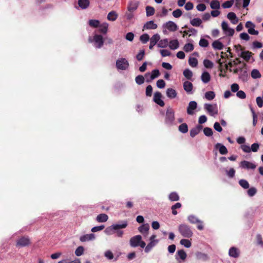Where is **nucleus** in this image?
<instances>
[{
    "label": "nucleus",
    "mask_w": 263,
    "mask_h": 263,
    "mask_svg": "<svg viewBox=\"0 0 263 263\" xmlns=\"http://www.w3.org/2000/svg\"><path fill=\"white\" fill-rule=\"evenodd\" d=\"M172 14L174 17L178 18L181 16L182 12L180 9H177L174 10Z\"/></svg>",
    "instance_id": "obj_62"
},
{
    "label": "nucleus",
    "mask_w": 263,
    "mask_h": 263,
    "mask_svg": "<svg viewBox=\"0 0 263 263\" xmlns=\"http://www.w3.org/2000/svg\"><path fill=\"white\" fill-rule=\"evenodd\" d=\"M239 185L243 189H247L249 187V184L248 182L245 179H241L239 181Z\"/></svg>",
    "instance_id": "obj_47"
},
{
    "label": "nucleus",
    "mask_w": 263,
    "mask_h": 263,
    "mask_svg": "<svg viewBox=\"0 0 263 263\" xmlns=\"http://www.w3.org/2000/svg\"><path fill=\"white\" fill-rule=\"evenodd\" d=\"M180 243L181 245L184 246L186 248H190L192 245L191 241L186 239H182Z\"/></svg>",
    "instance_id": "obj_46"
},
{
    "label": "nucleus",
    "mask_w": 263,
    "mask_h": 263,
    "mask_svg": "<svg viewBox=\"0 0 263 263\" xmlns=\"http://www.w3.org/2000/svg\"><path fill=\"white\" fill-rule=\"evenodd\" d=\"M178 231L180 234L184 237L190 238L193 235L191 227L186 224H180L178 227Z\"/></svg>",
    "instance_id": "obj_1"
},
{
    "label": "nucleus",
    "mask_w": 263,
    "mask_h": 263,
    "mask_svg": "<svg viewBox=\"0 0 263 263\" xmlns=\"http://www.w3.org/2000/svg\"><path fill=\"white\" fill-rule=\"evenodd\" d=\"M160 39V35L158 33H156L153 35L150 39V43L155 45L159 42Z\"/></svg>",
    "instance_id": "obj_35"
},
{
    "label": "nucleus",
    "mask_w": 263,
    "mask_h": 263,
    "mask_svg": "<svg viewBox=\"0 0 263 263\" xmlns=\"http://www.w3.org/2000/svg\"><path fill=\"white\" fill-rule=\"evenodd\" d=\"M165 86V82L163 80H159L157 82V86L159 88H163Z\"/></svg>",
    "instance_id": "obj_63"
},
{
    "label": "nucleus",
    "mask_w": 263,
    "mask_h": 263,
    "mask_svg": "<svg viewBox=\"0 0 263 263\" xmlns=\"http://www.w3.org/2000/svg\"><path fill=\"white\" fill-rule=\"evenodd\" d=\"M168 198L172 201H176L179 200V197L177 193L172 192L169 195Z\"/></svg>",
    "instance_id": "obj_41"
},
{
    "label": "nucleus",
    "mask_w": 263,
    "mask_h": 263,
    "mask_svg": "<svg viewBox=\"0 0 263 263\" xmlns=\"http://www.w3.org/2000/svg\"><path fill=\"white\" fill-rule=\"evenodd\" d=\"M149 229V226L148 223L142 224L138 228L139 231L145 236L147 235Z\"/></svg>",
    "instance_id": "obj_18"
},
{
    "label": "nucleus",
    "mask_w": 263,
    "mask_h": 263,
    "mask_svg": "<svg viewBox=\"0 0 263 263\" xmlns=\"http://www.w3.org/2000/svg\"><path fill=\"white\" fill-rule=\"evenodd\" d=\"M165 27L170 31H175L177 30V25L172 21H168L164 25Z\"/></svg>",
    "instance_id": "obj_15"
},
{
    "label": "nucleus",
    "mask_w": 263,
    "mask_h": 263,
    "mask_svg": "<svg viewBox=\"0 0 263 263\" xmlns=\"http://www.w3.org/2000/svg\"><path fill=\"white\" fill-rule=\"evenodd\" d=\"M88 24L91 27L98 28L100 26V21L97 20H90Z\"/></svg>",
    "instance_id": "obj_38"
},
{
    "label": "nucleus",
    "mask_w": 263,
    "mask_h": 263,
    "mask_svg": "<svg viewBox=\"0 0 263 263\" xmlns=\"http://www.w3.org/2000/svg\"><path fill=\"white\" fill-rule=\"evenodd\" d=\"M215 147L216 148L219 149V152L220 154L221 155H226L228 152V149L226 148V147L224 145H223L220 143H217L215 145Z\"/></svg>",
    "instance_id": "obj_22"
},
{
    "label": "nucleus",
    "mask_w": 263,
    "mask_h": 263,
    "mask_svg": "<svg viewBox=\"0 0 263 263\" xmlns=\"http://www.w3.org/2000/svg\"><path fill=\"white\" fill-rule=\"evenodd\" d=\"M204 134L208 137H210L213 135V131L212 129L210 127H205L203 129Z\"/></svg>",
    "instance_id": "obj_57"
},
{
    "label": "nucleus",
    "mask_w": 263,
    "mask_h": 263,
    "mask_svg": "<svg viewBox=\"0 0 263 263\" xmlns=\"http://www.w3.org/2000/svg\"><path fill=\"white\" fill-rule=\"evenodd\" d=\"M204 66L206 68L211 69L213 67V63L209 60L205 59L203 61Z\"/></svg>",
    "instance_id": "obj_48"
},
{
    "label": "nucleus",
    "mask_w": 263,
    "mask_h": 263,
    "mask_svg": "<svg viewBox=\"0 0 263 263\" xmlns=\"http://www.w3.org/2000/svg\"><path fill=\"white\" fill-rule=\"evenodd\" d=\"M108 24L107 23H104L100 25L98 31L103 34H106L108 30Z\"/></svg>",
    "instance_id": "obj_31"
},
{
    "label": "nucleus",
    "mask_w": 263,
    "mask_h": 263,
    "mask_svg": "<svg viewBox=\"0 0 263 263\" xmlns=\"http://www.w3.org/2000/svg\"><path fill=\"white\" fill-rule=\"evenodd\" d=\"M175 121L174 111L172 108L168 107L166 111L165 123L166 124L172 125Z\"/></svg>",
    "instance_id": "obj_2"
},
{
    "label": "nucleus",
    "mask_w": 263,
    "mask_h": 263,
    "mask_svg": "<svg viewBox=\"0 0 263 263\" xmlns=\"http://www.w3.org/2000/svg\"><path fill=\"white\" fill-rule=\"evenodd\" d=\"M239 79H241L243 82L248 81L249 76L247 70H245L243 72H241L239 74Z\"/></svg>",
    "instance_id": "obj_34"
},
{
    "label": "nucleus",
    "mask_w": 263,
    "mask_h": 263,
    "mask_svg": "<svg viewBox=\"0 0 263 263\" xmlns=\"http://www.w3.org/2000/svg\"><path fill=\"white\" fill-rule=\"evenodd\" d=\"M118 14L115 11H111L107 15V18L110 21H115L118 18Z\"/></svg>",
    "instance_id": "obj_24"
},
{
    "label": "nucleus",
    "mask_w": 263,
    "mask_h": 263,
    "mask_svg": "<svg viewBox=\"0 0 263 263\" xmlns=\"http://www.w3.org/2000/svg\"><path fill=\"white\" fill-rule=\"evenodd\" d=\"M139 5L138 1H130L127 6V10L130 12H134L137 10Z\"/></svg>",
    "instance_id": "obj_13"
},
{
    "label": "nucleus",
    "mask_w": 263,
    "mask_h": 263,
    "mask_svg": "<svg viewBox=\"0 0 263 263\" xmlns=\"http://www.w3.org/2000/svg\"><path fill=\"white\" fill-rule=\"evenodd\" d=\"M142 237L140 235L132 237L129 240V243L132 247H137L139 246V242L141 241Z\"/></svg>",
    "instance_id": "obj_7"
},
{
    "label": "nucleus",
    "mask_w": 263,
    "mask_h": 263,
    "mask_svg": "<svg viewBox=\"0 0 263 263\" xmlns=\"http://www.w3.org/2000/svg\"><path fill=\"white\" fill-rule=\"evenodd\" d=\"M127 226V222L126 221L123 222L122 224H114L105 230V232L107 235L113 233V230H117L120 229L125 228Z\"/></svg>",
    "instance_id": "obj_3"
},
{
    "label": "nucleus",
    "mask_w": 263,
    "mask_h": 263,
    "mask_svg": "<svg viewBox=\"0 0 263 263\" xmlns=\"http://www.w3.org/2000/svg\"><path fill=\"white\" fill-rule=\"evenodd\" d=\"M189 63L192 67H195L197 66L198 60L195 58H190L189 60Z\"/></svg>",
    "instance_id": "obj_52"
},
{
    "label": "nucleus",
    "mask_w": 263,
    "mask_h": 263,
    "mask_svg": "<svg viewBox=\"0 0 263 263\" xmlns=\"http://www.w3.org/2000/svg\"><path fill=\"white\" fill-rule=\"evenodd\" d=\"M184 76L188 80H191L193 76L192 72L189 69H186L183 71Z\"/></svg>",
    "instance_id": "obj_51"
},
{
    "label": "nucleus",
    "mask_w": 263,
    "mask_h": 263,
    "mask_svg": "<svg viewBox=\"0 0 263 263\" xmlns=\"http://www.w3.org/2000/svg\"><path fill=\"white\" fill-rule=\"evenodd\" d=\"M241 63V61L239 58H236L234 60L229 62L228 65L230 67L233 66H237L239 64Z\"/></svg>",
    "instance_id": "obj_54"
},
{
    "label": "nucleus",
    "mask_w": 263,
    "mask_h": 263,
    "mask_svg": "<svg viewBox=\"0 0 263 263\" xmlns=\"http://www.w3.org/2000/svg\"><path fill=\"white\" fill-rule=\"evenodd\" d=\"M168 43L169 47L172 50L176 49L179 47V42L177 40H171Z\"/></svg>",
    "instance_id": "obj_30"
},
{
    "label": "nucleus",
    "mask_w": 263,
    "mask_h": 263,
    "mask_svg": "<svg viewBox=\"0 0 263 263\" xmlns=\"http://www.w3.org/2000/svg\"><path fill=\"white\" fill-rule=\"evenodd\" d=\"M210 7L212 9H219L220 3L218 0H212L210 3Z\"/></svg>",
    "instance_id": "obj_37"
},
{
    "label": "nucleus",
    "mask_w": 263,
    "mask_h": 263,
    "mask_svg": "<svg viewBox=\"0 0 263 263\" xmlns=\"http://www.w3.org/2000/svg\"><path fill=\"white\" fill-rule=\"evenodd\" d=\"M178 256L181 259L184 260L187 256L186 253L183 250H178L176 253V259L178 258L177 257Z\"/></svg>",
    "instance_id": "obj_32"
},
{
    "label": "nucleus",
    "mask_w": 263,
    "mask_h": 263,
    "mask_svg": "<svg viewBox=\"0 0 263 263\" xmlns=\"http://www.w3.org/2000/svg\"><path fill=\"white\" fill-rule=\"evenodd\" d=\"M215 97V94L214 91H209L205 93V97L208 100H213Z\"/></svg>",
    "instance_id": "obj_44"
},
{
    "label": "nucleus",
    "mask_w": 263,
    "mask_h": 263,
    "mask_svg": "<svg viewBox=\"0 0 263 263\" xmlns=\"http://www.w3.org/2000/svg\"><path fill=\"white\" fill-rule=\"evenodd\" d=\"M135 81L138 85H141L144 82V78L142 75H138L136 77Z\"/></svg>",
    "instance_id": "obj_56"
},
{
    "label": "nucleus",
    "mask_w": 263,
    "mask_h": 263,
    "mask_svg": "<svg viewBox=\"0 0 263 263\" xmlns=\"http://www.w3.org/2000/svg\"><path fill=\"white\" fill-rule=\"evenodd\" d=\"M199 44L201 47H206L209 45V42L206 39H201L199 41Z\"/></svg>",
    "instance_id": "obj_60"
},
{
    "label": "nucleus",
    "mask_w": 263,
    "mask_h": 263,
    "mask_svg": "<svg viewBox=\"0 0 263 263\" xmlns=\"http://www.w3.org/2000/svg\"><path fill=\"white\" fill-rule=\"evenodd\" d=\"M190 23L193 26L199 27L202 24V20L199 18H195L192 20Z\"/></svg>",
    "instance_id": "obj_36"
},
{
    "label": "nucleus",
    "mask_w": 263,
    "mask_h": 263,
    "mask_svg": "<svg viewBox=\"0 0 263 263\" xmlns=\"http://www.w3.org/2000/svg\"><path fill=\"white\" fill-rule=\"evenodd\" d=\"M93 40L95 43V46L97 48H100L103 45L104 41L101 35L95 34Z\"/></svg>",
    "instance_id": "obj_10"
},
{
    "label": "nucleus",
    "mask_w": 263,
    "mask_h": 263,
    "mask_svg": "<svg viewBox=\"0 0 263 263\" xmlns=\"http://www.w3.org/2000/svg\"><path fill=\"white\" fill-rule=\"evenodd\" d=\"M253 54V53L251 51H243L241 52L240 56L246 62H248Z\"/></svg>",
    "instance_id": "obj_21"
},
{
    "label": "nucleus",
    "mask_w": 263,
    "mask_h": 263,
    "mask_svg": "<svg viewBox=\"0 0 263 263\" xmlns=\"http://www.w3.org/2000/svg\"><path fill=\"white\" fill-rule=\"evenodd\" d=\"M203 126L201 125H198L195 127L190 130V136L192 137H194L198 135L202 130Z\"/></svg>",
    "instance_id": "obj_16"
},
{
    "label": "nucleus",
    "mask_w": 263,
    "mask_h": 263,
    "mask_svg": "<svg viewBox=\"0 0 263 263\" xmlns=\"http://www.w3.org/2000/svg\"><path fill=\"white\" fill-rule=\"evenodd\" d=\"M155 9L154 7L149 6L146 7V13L147 16L153 15L155 14Z\"/></svg>",
    "instance_id": "obj_39"
},
{
    "label": "nucleus",
    "mask_w": 263,
    "mask_h": 263,
    "mask_svg": "<svg viewBox=\"0 0 263 263\" xmlns=\"http://www.w3.org/2000/svg\"><path fill=\"white\" fill-rule=\"evenodd\" d=\"M84 249L83 247L80 246L77 248L75 251V254L77 256L82 255L84 253Z\"/></svg>",
    "instance_id": "obj_58"
},
{
    "label": "nucleus",
    "mask_w": 263,
    "mask_h": 263,
    "mask_svg": "<svg viewBox=\"0 0 263 263\" xmlns=\"http://www.w3.org/2000/svg\"><path fill=\"white\" fill-rule=\"evenodd\" d=\"M149 40V36L147 33L143 34L140 37V40L143 44H145L146 43H147Z\"/></svg>",
    "instance_id": "obj_49"
},
{
    "label": "nucleus",
    "mask_w": 263,
    "mask_h": 263,
    "mask_svg": "<svg viewBox=\"0 0 263 263\" xmlns=\"http://www.w3.org/2000/svg\"><path fill=\"white\" fill-rule=\"evenodd\" d=\"M256 192L257 190L254 187H252L249 189V190L247 191V193L250 197H252L254 196L256 194Z\"/></svg>",
    "instance_id": "obj_59"
},
{
    "label": "nucleus",
    "mask_w": 263,
    "mask_h": 263,
    "mask_svg": "<svg viewBox=\"0 0 263 263\" xmlns=\"http://www.w3.org/2000/svg\"><path fill=\"white\" fill-rule=\"evenodd\" d=\"M251 75L252 78L253 79H258L261 78V75L259 71L256 69H253L252 70Z\"/></svg>",
    "instance_id": "obj_42"
},
{
    "label": "nucleus",
    "mask_w": 263,
    "mask_h": 263,
    "mask_svg": "<svg viewBox=\"0 0 263 263\" xmlns=\"http://www.w3.org/2000/svg\"><path fill=\"white\" fill-rule=\"evenodd\" d=\"M78 5L82 9H85L89 6L90 2L89 0H78Z\"/></svg>",
    "instance_id": "obj_23"
},
{
    "label": "nucleus",
    "mask_w": 263,
    "mask_h": 263,
    "mask_svg": "<svg viewBox=\"0 0 263 263\" xmlns=\"http://www.w3.org/2000/svg\"><path fill=\"white\" fill-rule=\"evenodd\" d=\"M227 18L233 24H236L239 21V19L237 17L236 14L233 12H229L227 14Z\"/></svg>",
    "instance_id": "obj_17"
},
{
    "label": "nucleus",
    "mask_w": 263,
    "mask_h": 263,
    "mask_svg": "<svg viewBox=\"0 0 263 263\" xmlns=\"http://www.w3.org/2000/svg\"><path fill=\"white\" fill-rule=\"evenodd\" d=\"M166 95L169 98L174 99L176 97L177 92L175 89L170 88L166 90Z\"/></svg>",
    "instance_id": "obj_27"
},
{
    "label": "nucleus",
    "mask_w": 263,
    "mask_h": 263,
    "mask_svg": "<svg viewBox=\"0 0 263 263\" xmlns=\"http://www.w3.org/2000/svg\"><path fill=\"white\" fill-rule=\"evenodd\" d=\"M157 243V242L150 241L145 248V252L148 253Z\"/></svg>",
    "instance_id": "obj_43"
},
{
    "label": "nucleus",
    "mask_w": 263,
    "mask_h": 263,
    "mask_svg": "<svg viewBox=\"0 0 263 263\" xmlns=\"http://www.w3.org/2000/svg\"><path fill=\"white\" fill-rule=\"evenodd\" d=\"M196 255L198 259L203 261H205L209 259V257L206 254L201 252H197Z\"/></svg>",
    "instance_id": "obj_40"
},
{
    "label": "nucleus",
    "mask_w": 263,
    "mask_h": 263,
    "mask_svg": "<svg viewBox=\"0 0 263 263\" xmlns=\"http://www.w3.org/2000/svg\"><path fill=\"white\" fill-rule=\"evenodd\" d=\"M187 219L191 223L195 224L200 222V220L194 215L189 216Z\"/></svg>",
    "instance_id": "obj_53"
},
{
    "label": "nucleus",
    "mask_w": 263,
    "mask_h": 263,
    "mask_svg": "<svg viewBox=\"0 0 263 263\" xmlns=\"http://www.w3.org/2000/svg\"><path fill=\"white\" fill-rule=\"evenodd\" d=\"M193 49L194 46L191 43H187L183 47V50L186 52L192 51Z\"/></svg>",
    "instance_id": "obj_50"
},
{
    "label": "nucleus",
    "mask_w": 263,
    "mask_h": 263,
    "mask_svg": "<svg viewBox=\"0 0 263 263\" xmlns=\"http://www.w3.org/2000/svg\"><path fill=\"white\" fill-rule=\"evenodd\" d=\"M234 4V0L227 1L222 4L223 8H229L231 7Z\"/></svg>",
    "instance_id": "obj_55"
},
{
    "label": "nucleus",
    "mask_w": 263,
    "mask_h": 263,
    "mask_svg": "<svg viewBox=\"0 0 263 263\" xmlns=\"http://www.w3.org/2000/svg\"><path fill=\"white\" fill-rule=\"evenodd\" d=\"M129 66L128 61L125 58H120L116 61V67L118 69L126 70Z\"/></svg>",
    "instance_id": "obj_5"
},
{
    "label": "nucleus",
    "mask_w": 263,
    "mask_h": 263,
    "mask_svg": "<svg viewBox=\"0 0 263 263\" xmlns=\"http://www.w3.org/2000/svg\"><path fill=\"white\" fill-rule=\"evenodd\" d=\"M162 95L159 92H156L154 95V101L161 107H163L165 105L164 101L161 99Z\"/></svg>",
    "instance_id": "obj_9"
},
{
    "label": "nucleus",
    "mask_w": 263,
    "mask_h": 263,
    "mask_svg": "<svg viewBox=\"0 0 263 263\" xmlns=\"http://www.w3.org/2000/svg\"><path fill=\"white\" fill-rule=\"evenodd\" d=\"M153 92V87L151 85H148L146 88V96L147 97H151Z\"/></svg>",
    "instance_id": "obj_61"
},
{
    "label": "nucleus",
    "mask_w": 263,
    "mask_h": 263,
    "mask_svg": "<svg viewBox=\"0 0 263 263\" xmlns=\"http://www.w3.org/2000/svg\"><path fill=\"white\" fill-rule=\"evenodd\" d=\"M145 52L144 50H141L140 52L136 55V59L138 61H141L144 55Z\"/></svg>",
    "instance_id": "obj_64"
},
{
    "label": "nucleus",
    "mask_w": 263,
    "mask_h": 263,
    "mask_svg": "<svg viewBox=\"0 0 263 263\" xmlns=\"http://www.w3.org/2000/svg\"><path fill=\"white\" fill-rule=\"evenodd\" d=\"M197 104L195 101H191L187 107V113L190 115H193L194 113V110L197 108Z\"/></svg>",
    "instance_id": "obj_11"
},
{
    "label": "nucleus",
    "mask_w": 263,
    "mask_h": 263,
    "mask_svg": "<svg viewBox=\"0 0 263 263\" xmlns=\"http://www.w3.org/2000/svg\"><path fill=\"white\" fill-rule=\"evenodd\" d=\"M168 42L167 39L159 40L157 45L158 47L160 48H165L168 46Z\"/></svg>",
    "instance_id": "obj_33"
},
{
    "label": "nucleus",
    "mask_w": 263,
    "mask_h": 263,
    "mask_svg": "<svg viewBox=\"0 0 263 263\" xmlns=\"http://www.w3.org/2000/svg\"><path fill=\"white\" fill-rule=\"evenodd\" d=\"M158 26L153 21L147 22L143 27V30L145 29H156Z\"/></svg>",
    "instance_id": "obj_14"
},
{
    "label": "nucleus",
    "mask_w": 263,
    "mask_h": 263,
    "mask_svg": "<svg viewBox=\"0 0 263 263\" xmlns=\"http://www.w3.org/2000/svg\"><path fill=\"white\" fill-rule=\"evenodd\" d=\"M204 109L207 111L211 116H215L218 115V110L216 104H211L205 103L204 105Z\"/></svg>",
    "instance_id": "obj_4"
},
{
    "label": "nucleus",
    "mask_w": 263,
    "mask_h": 263,
    "mask_svg": "<svg viewBox=\"0 0 263 263\" xmlns=\"http://www.w3.org/2000/svg\"><path fill=\"white\" fill-rule=\"evenodd\" d=\"M183 88L187 92H190L193 89V84L189 81H185L183 83Z\"/></svg>",
    "instance_id": "obj_29"
},
{
    "label": "nucleus",
    "mask_w": 263,
    "mask_h": 263,
    "mask_svg": "<svg viewBox=\"0 0 263 263\" xmlns=\"http://www.w3.org/2000/svg\"><path fill=\"white\" fill-rule=\"evenodd\" d=\"M108 219V216L105 214H99L96 217V220L98 222H105Z\"/></svg>",
    "instance_id": "obj_25"
},
{
    "label": "nucleus",
    "mask_w": 263,
    "mask_h": 263,
    "mask_svg": "<svg viewBox=\"0 0 263 263\" xmlns=\"http://www.w3.org/2000/svg\"><path fill=\"white\" fill-rule=\"evenodd\" d=\"M211 80L210 73L207 71H204L202 73L201 80L204 83H208Z\"/></svg>",
    "instance_id": "obj_26"
},
{
    "label": "nucleus",
    "mask_w": 263,
    "mask_h": 263,
    "mask_svg": "<svg viewBox=\"0 0 263 263\" xmlns=\"http://www.w3.org/2000/svg\"><path fill=\"white\" fill-rule=\"evenodd\" d=\"M95 235L94 234L91 233L88 234H85L80 237V240L82 242H85L86 241L92 240L95 239Z\"/></svg>",
    "instance_id": "obj_19"
},
{
    "label": "nucleus",
    "mask_w": 263,
    "mask_h": 263,
    "mask_svg": "<svg viewBox=\"0 0 263 263\" xmlns=\"http://www.w3.org/2000/svg\"><path fill=\"white\" fill-rule=\"evenodd\" d=\"M30 243V239L28 236H22L17 240L16 246L25 247L29 246Z\"/></svg>",
    "instance_id": "obj_6"
},
{
    "label": "nucleus",
    "mask_w": 263,
    "mask_h": 263,
    "mask_svg": "<svg viewBox=\"0 0 263 263\" xmlns=\"http://www.w3.org/2000/svg\"><path fill=\"white\" fill-rule=\"evenodd\" d=\"M212 47L215 49L221 50L223 48V45L219 40H216L213 42Z\"/></svg>",
    "instance_id": "obj_28"
},
{
    "label": "nucleus",
    "mask_w": 263,
    "mask_h": 263,
    "mask_svg": "<svg viewBox=\"0 0 263 263\" xmlns=\"http://www.w3.org/2000/svg\"><path fill=\"white\" fill-rule=\"evenodd\" d=\"M179 130L183 134L187 133L188 131L187 125L186 123L181 124L179 126Z\"/></svg>",
    "instance_id": "obj_45"
},
{
    "label": "nucleus",
    "mask_w": 263,
    "mask_h": 263,
    "mask_svg": "<svg viewBox=\"0 0 263 263\" xmlns=\"http://www.w3.org/2000/svg\"><path fill=\"white\" fill-rule=\"evenodd\" d=\"M240 167L243 168L252 169L254 170L256 168V165L253 163L248 161L243 160L240 162Z\"/></svg>",
    "instance_id": "obj_12"
},
{
    "label": "nucleus",
    "mask_w": 263,
    "mask_h": 263,
    "mask_svg": "<svg viewBox=\"0 0 263 263\" xmlns=\"http://www.w3.org/2000/svg\"><path fill=\"white\" fill-rule=\"evenodd\" d=\"M229 254L231 257L237 258L239 256V251L236 248L232 247L229 249Z\"/></svg>",
    "instance_id": "obj_20"
},
{
    "label": "nucleus",
    "mask_w": 263,
    "mask_h": 263,
    "mask_svg": "<svg viewBox=\"0 0 263 263\" xmlns=\"http://www.w3.org/2000/svg\"><path fill=\"white\" fill-rule=\"evenodd\" d=\"M160 73L158 69H154L152 71L151 74L149 72L145 73V77L147 78L148 76H150V79H146V81L147 83L151 82L154 79L158 78L160 76Z\"/></svg>",
    "instance_id": "obj_8"
}]
</instances>
